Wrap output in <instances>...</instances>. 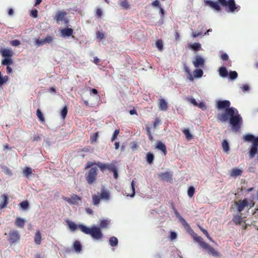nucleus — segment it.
<instances>
[{"label": "nucleus", "instance_id": "bf43d9fd", "mask_svg": "<svg viewBox=\"0 0 258 258\" xmlns=\"http://www.w3.org/2000/svg\"><path fill=\"white\" fill-rule=\"evenodd\" d=\"M188 101L192 104L194 106H197L198 105V102L196 100V99L193 97H190L188 99Z\"/></svg>", "mask_w": 258, "mask_h": 258}, {"label": "nucleus", "instance_id": "69168bd1", "mask_svg": "<svg viewBox=\"0 0 258 258\" xmlns=\"http://www.w3.org/2000/svg\"><path fill=\"white\" fill-rule=\"evenodd\" d=\"M183 69H184V71L187 74H189V73H190V70L189 68L188 67H187L186 66V64L185 63H184L183 64Z\"/></svg>", "mask_w": 258, "mask_h": 258}, {"label": "nucleus", "instance_id": "a211bd4d", "mask_svg": "<svg viewBox=\"0 0 258 258\" xmlns=\"http://www.w3.org/2000/svg\"><path fill=\"white\" fill-rule=\"evenodd\" d=\"M190 231L192 233V237L194 240L198 242L200 244V245L204 248V244L207 243L203 241L201 237L198 236L196 233H194L192 230Z\"/></svg>", "mask_w": 258, "mask_h": 258}, {"label": "nucleus", "instance_id": "e2e57ef3", "mask_svg": "<svg viewBox=\"0 0 258 258\" xmlns=\"http://www.w3.org/2000/svg\"><path fill=\"white\" fill-rule=\"evenodd\" d=\"M31 16L33 17V18H36L38 16V11L37 10L35 9V10H32L31 12Z\"/></svg>", "mask_w": 258, "mask_h": 258}, {"label": "nucleus", "instance_id": "a878e982", "mask_svg": "<svg viewBox=\"0 0 258 258\" xmlns=\"http://www.w3.org/2000/svg\"><path fill=\"white\" fill-rule=\"evenodd\" d=\"M34 241L37 244H40L41 242V235L39 230H37L35 234Z\"/></svg>", "mask_w": 258, "mask_h": 258}, {"label": "nucleus", "instance_id": "c9c22d12", "mask_svg": "<svg viewBox=\"0 0 258 258\" xmlns=\"http://www.w3.org/2000/svg\"><path fill=\"white\" fill-rule=\"evenodd\" d=\"M100 199H101L100 197L96 196L95 195H93L92 200L93 205L95 206H98L100 203Z\"/></svg>", "mask_w": 258, "mask_h": 258}, {"label": "nucleus", "instance_id": "7c9ffc66", "mask_svg": "<svg viewBox=\"0 0 258 258\" xmlns=\"http://www.w3.org/2000/svg\"><path fill=\"white\" fill-rule=\"evenodd\" d=\"M180 223L186 228L187 230L191 231V229L189 224L186 222L185 220L182 217L179 220Z\"/></svg>", "mask_w": 258, "mask_h": 258}, {"label": "nucleus", "instance_id": "72a5a7b5", "mask_svg": "<svg viewBox=\"0 0 258 258\" xmlns=\"http://www.w3.org/2000/svg\"><path fill=\"white\" fill-rule=\"evenodd\" d=\"M190 48L195 51H199L201 48L200 43L196 42L190 45Z\"/></svg>", "mask_w": 258, "mask_h": 258}, {"label": "nucleus", "instance_id": "473e14b6", "mask_svg": "<svg viewBox=\"0 0 258 258\" xmlns=\"http://www.w3.org/2000/svg\"><path fill=\"white\" fill-rule=\"evenodd\" d=\"M13 63L12 59L11 57H5L4 59L2 60V64L4 66H9Z\"/></svg>", "mask_w": 258, "mask_h": 258}, {"label": "nucleus", "instance_id": "cd10ccee", "mask_svg": "<svg viewBox=\"0 0 258 258\" xmlns=\"http://www.w3.org/2000/svg\"><path fill=\"white\" fill-rule=\"evenodd\" d=\"M110 222V220L109 219H104L100 221V229L106 228ZM101 230V229H100Z\"/></svg>", "mask_w": 258, "mask_h": 258}, {"label": "nucleus", "instance_id": "b1692460", "mask_svg": "<svg viewBox=\"0 0 258 258\" xmlns=\"http://www.w3.org/2000/svg\"><path fill=\"white\" fill-rule=\"evenodd\" d=\"M242 173V170L237 168H234L232 170L230 173L231 177H236L241 175Z\"/></svg>", "mask_w": 258, "mask_h": 258}, {"label": "nucleus", "instance_id": "a18cd8bd", "mask_svg": "<svg viewBox=\"0 0 258 258\" xmlns=\"http://www.w3.org/2000/svg\"><path fill=\"white\" fill-rule=\"evenodd\" d=\"M98 138V133H95L93 134L90 136V140L92 143H94L97 141Z\"/></svg>", "mask_w": 258, "mask_h": 258}, {"label": "nucleus", "instance_id": "bb28decb", "mask_svg": "<svg viewBox=\"0 0 258 258\" xmlns=\"http://www.w3.org/2000/svg\"><path fill=\"white\" fill-rule=\"evenodd\" d=\"M154 159V155L151 152H148L146 155V161L149 164H151L153 163Z\"/></svg>", "mask_w": 258, "mask_h": 258}, {"label": "nucleus", "instance_id": "09e8293b", "mask_svg": "<svg viewBox=\"0 0 258 258\" xmlns=\"http://www.w3.org/2000/svg\"><path fill=\"white\" fill-rule=\"evenodd\" d=\"M36 113H37V116L38 118H39V119L41 121H43L44 120V118L43 117V113H42L41 110L40 109H38L37 110Z\"/></svg>", "mask_w": 258, "mask_h": 258}, {"label": "nucleus", "instance_id": "de8ad7c7", "mask_svg": "<svg viewBox=\"0 0 258 258\" xmlns=\"http://www.w3.org/2000/svg\"><path fill=\"white\" fill-rule=\"evenodd\" d=\"M2 169L3 170V171L7 174L8 175H12V171L11 170L8 168L6 166H2Z\"/></svg>", "mask_w": 258, "mask_h": 258}, {"label": "nucleus", "instance_id": "49530a36", "mask_svg": "<svg viewBox=\"0 0 258 258\" xmlns=\"http://www.w3.org/2000/svg\"><path fill=\"white\" fill-rule=\"evenodd\" d=\"M35 44L37 46H42L46 43L45 41V39H37L35 40Z\"/></svg>", "mask_w": 258, "mask_h": 258}, {"label": "nucleus", "instance_id": "9b49d317", "mask_svg": "<svg viewBox=\"0 0 258 258\" xmlns=\"http://www.w3.org/2000/svg\"><path fill=\"white\" fill-rule=\"evenodd\" d=\"M258 151V142L253 143L252 144L249 150V157L252 158L254 157L255 155L257 153Z\"/></svg>", "mask_w": 258, "mask_h": 258}, {"label": "nucleus", "instance_id": "8fccbe9b", "mask_svg": "<svg viewBox=\"0 0 258 258\" xmlns=\"http://www.w3.org/2000/svg\"><path fill=\"white\" fill-rule=\"evenodd\" d=\"M120 6L125 9L129 8V5L128 4L127 0H122L120 2Z\"/></svg>", "mask_w": 258, "mask_h": 258}, {"label": "nucleus", "instance_id": "2eb2a0df", "mask_svg": "<svg viewBox=\"0 0 258 258\" xmlns=\"http://www.w3.org/2000/svg\"><path fill=\"white\" fill-rule=\"evenodd\" d=\"M0 52L4 57H12L13 52L11 49L2 48Z\"/></svg>", "mask_w": 258, "mask_h": 258}, {"label": "nucleus", "instance_id": "393cba45", "mask_svg": "<svg viewBox=\"0 0 258 258\" xmlns=\"http://www.w3.org/2000/svg\"><path fill=\"white\" fill-rule=\"evenodd\" d=\"M25 221L22 218H18L15 221V224L18 227L23 228L25 225Z\"/></svg>", "mask_w": 258, "mask_h": 258}, {"label": "nucleus", "instance_id": "6e6552de", "mask_svg": "<svg viewBox=\"0 0 258 258\" xmlns=\"http://www.w3.org/2000/svg\"><path fill=\"white\" fill-rule=\"evenodd\" d=\"M9 236V241L11 245L19 241L20 235L17 231H10Z\"/></svg>", "mask_w": 258, "mask_h": 258}, {"label": "nucleus", "instance_id": "58836bf2", "mask_svg": "<svg viewBox=\"0 0 258 258\" xmlns=\"http://www.w3.org/2000/svg\"><path fill=\"white\" fill-rule=\"evenodd\" d=\"M232 220L236 224H239L242 221V218L241 216L237 215L234 217Z\"/></svg>", "mask_w": 258, "mask_h": 258}, {"label": "nucleus", "instance_id": "423d86ee", "mask_svg": "<svg viewBox=\"0 0 258 258\" xmlns=\"http://www.w3.org/2000/svg\"><path fill=\"white\" fill-rule=\"evenodd\" d=\"M63 199L71 205H79V202L81 203V198L75 194L73 195L71 198L66 197Z\"/></svg>", "mask_w": 258, "mask_h": 258}, {"label": "nucleus", "instance_id": "37998d69", "mask_svg": "<svg viewBox=\"0 0 258 258\" xmlns=\"http://www.w3.org/2000/svg\"><path fill=\"white\" fill-rule=\"evenodd\" d=\"M20 207L23 210H26L29 207V203L27 201H24L20 203Z\"/></svg>", "mask_w": 258, "mask_h": 258}, {"label": "nucleus", "instance_id": "7ed1b4c3", "mask_svg": "<svg viewBox=\"0 0 258 258\" xmlns=\"http://www.w3.org/2000/svg\"><path fill=\"white\" fill-rule=\"evenodd\" d=\"M205 5L214 9L217 12L221 10L220 6L227 8L228 13H234L240 10V6L236 5L235 0H217V2L211 0H205Z\"/></svg>", "mask_w": 258, "mask_h": 258}, {"label": "nucleus", "instance_id": "1a4fd4ad", "mask_svg": "<svg viewBox=\"0 0 258 258\" xmlns=\"http://www.w3.org/2000/svg\"><path fill=\"white\" fill-rule=\"evenodd\" d=\"M205 61V59L203 57L197 55L195 56V60H193L192 63L195 68H199L204 66Z\"/></svg>", "mask_w": 258, "mask_h": 258}, {"label": "nucleus", "instance_id": "338daca9", "mask_svg": "<svg viewBox=\"0 0 258 258\" xmlns=\"http://www.w3.org/2000/svg\"><path fill=\"white\" fill-rule=\"evenodd\" d=\"M202 231L203 232V233L207 236V237L210 240H211V237L210 236L209 234H208V231L204 229L201 228Z\"/></svg>", "mask_w": 258, "mask_h": 258}, {"label": "nucleus", "instance_id": "20e7f679", "mask_svg": "<svg viewBox=\"0 0 258 258\" xmlns=\"http://www.w3.org/2000/svg\"><path fill=\"white\" fill-rule=\"evenodd\" d=\"M218 73L221 78H228L231 81H234L238 77V73L237 72L231 70L228 72L227 68L224 66L219 67Z\"/></svg>", "mask_w": 258, "mask_h": 258}, {"label": "nucleus", "instance_id": "6e6d98bb", "mask_svg": "<svg viewBox=\"0 0 258 258\" xmlns=\"http://www.w3.org/2000/svg\"><path fill=\"white\" fill-rule=\"evenodd\" d=\"M10 44L13 46H18L21 44V43L19 40L15 39L12 40L10 42Z\"/></svg>", "mask_w": 258, "mask_h": 258}, {"label": "nucleus", "instance_id": "c85d7f7f", "mask_svg": "<svg viewBox=\"0 0 258 258\" xmlns=\"http://www.w3.org/2000/svg\"><path fill=\"white\" fill-rule=\"evenodd\" d=\"M204 72L201 69H197L194 72V75L196 78H200L203 75Z\"/></svg>", "mask_w": 258, "mask_h": 258}, {"label": "nucleus", "instance_id": "ea45409f", "mask_svg": "<svg viewBox=\"0 0 258 258\" xmlns=\"http://www.w3.org/2000/svg\"><path fill=\"white\" fill-rule=\"evenodd\" d=\"M156 46L159 50L162 51L163 49V44L161 39H158L156 42Z\"/></svg>", "mask_w": 258, "mask_h": 258}, {"label": "nucleus", "instance_id": "e433bc0d", "mask_svg": "<svg viewBox=\"0 0 258 258\" xmlns=\"http://www.w3.org/2000/svg\"><path fill=\"white\" fill-rule=\"evenodd\" d=\"M183 133L184 135H185L186 138L188 140H190L192 139V136L190 134V131L188 129H184L183 130Z\"/></svg>", "mask_w": 258, "mask_h": 258}, {"label": "nucleus", "instance_id": "f257e3e1", "mask_svg": "<svg viewBox=\"0 0 258 258\" xmlns=\"http://www.w3.org/2000/svg\"><path fill=\"white\" fill-rule=\"evenodd\" d=\"M218 119L221 122H226L229 120L232 130L237 132L242 123V118L238 113L237 109L233 107L228 108L224 113L218 114Z\"/></svg>", "mask_w": 258, "mask_h": 258}, {"label": "nucleus", "instance_id": "864d4df0", "mask_svg": "<svg viewBox=\"0 0 258 258\" xmlns=\"http://www.w3.org/2000/svg\"><path fill=\"white\" fill-rule=\"evenodd\" d=\"M8 80V77L6 76L0 78V87L4 83H6Z\"/></svg>", "mask_w": 258, "mask_h": 258}, {"label": "nucleus", "instance_id": "774afa93", "mask_svg": "<svg viewBox=\"0 0 258 258\" xmlns=\"http://www.w3.org/2000/svg\"><path fill=\"white\" fill-rule=\"evenodd\" d=\"M97 162H89L86 165V168H91L93 165H96Z\"/></svg>", "mask_w": 258, "mask_h": 258}, {"label": "nucleus", "instance_id": "4c0bfd02", "mask_svg": "<svg viewBox=\"0 0 258 258\" xmlns=\"http://www.w3.org/2000/svg\"><path fill=\"white\" fill-rule=\"evenodd\" d=\"M96 166H97L102 171H104L105 169H107V164L102 163L100 162H98L96 163Z\"/></svg>", "mask_w": 258, "mask_h": 258}, {"label": "nucleus", "instance_id": "79ce46f5", "mask_svg": "<svg viewBox=\"0 0 258 258\" xmlns=\"http://www.w3.org/2000/svg\"><path fill=\"white\" fill-rule=\"evenodd\" d=\"M68 108L66 106L63 107L60 111V115L62 118L64 119L67 115Z\"/></svg>", "mask_w": 258, "mask_h": 258}, {"label": "nucleus", "instance_id": "c03bdc74", "mask_svg": "<svg viewBox=\"0 0 258 258\" xmlns=\"http://www.w3.org/2000/svg\"><path fill=\"white\" fill-rule=\"evenodd\" d=\"M131 187L132 193L130 195H127V196H130L131 198H134L135 195V183L134 180H133L131 182Z\"/></svg>", "mask_w": 258, "mask_h": 258}, {"label": "nucleus", "instance_id": "680f3d73", "mask_svg": "<svg viewBox=\"0 0 258 258\" xmlns=\"http://www.w3.org/2000/svg\"><path fill=\"white\" fill-rule=\"evenodd\" d=\"M220 57L223 60H227L229 59V56L226 53H222Z\"/></svg>", "mask_w": 258, "mask_h": 258}, {"label": "nucleus", "instance_id": "3c124183", "mask_svg": "<svg viewBox=\"0 0 258 258\" xmlns=\"http://www.w3.org/2000/svg\"><path fill=\"white\" fill-rule=\"evenodd\" d=\"M117 168L114 164H107V169H108L109 171L113 172Z\"/></svg>", "mask_w": 258, "mask_h": 258}, {"label": "nucleus", "instance_id": "13d9d810", "mask_svg": "<svg viewBox=\"0 0 258 258\" xmlns=\"http://www.w3.org/2000/svg\"><path fill=\"white\" fill-rule=\"evenodd\" d=\"M104 37V34L101 32L98 31L96 33V37L100 40H101Z\"/></svg>", "mask_w": 258, "mask_h": 258}, {"label": "nucleus", "instance_id": "aec40b11", "mask_svg": "<svg viewBox=\"0 0 258 258\" xmlns=\"http://www.w3.org/2000/svg\"><path fill=\"white\" fill-rule=\"evenodd\" d=\"M73 248L76 252L80 253L82 250V246L79 241L76 240L74 243Z\"/></svg>", "mask_w": 258, "mask_h": 258}, {"label": "nucleus", "instance_id": "f704fd0d", "mask_svg": "<svg viewBox=\"0 0 258 258\" xmlns=\"http://www.w3.org/2000/svg\"><path fill=\"white\" fill-rule=\"evenodd\" d=\"M23 172L24 176L28 178L32 174V169L31 168L27 167L23 170Z\"/></svg>", "mask_w": 258, "mask_h": 258}, {"label": "nucleus", "instance_id": "0e129e2a", "mask_svg": "<svg viewBox=\"0 0 258 258\" xmlns=\"http://www.w3.org/2000/svg\"><path fill=\"white\" fill-rule=\"evenodd\" d=\"M197 106H199L200 108H201L203 110H205L206 109V106L205 103L203 102L198 103Z\"/></svg>", "mask_w": 258, "mask_h": 258}, {"label": "nucleus", "instance_id": "5fc2aeb1", "mask_svg": "<svg viewBox=\"0 0 258 258\" xmlns=\"http://www.w3.org/2000/svg\"><path fill=\"white\" fill-rule=\"evenodd\" d=\"M119 133V131L118 130H115L113 134L112 137L111 138V142L114 141L117 138Z\"/></svg>", "mask_w": 258, "mask_h": 258}, {"label": "nucleus", "instance_id": "ddd939ff", "mask_svg": "<svg viewBox=\"0 0 258 258\" xmlns=\"http://www.w3.org/2000/svg\"><path fill=\"white\" fill-rule=\"evenodd\" d=\"M67 13L64 11H60L56 13L54 19L57 22H59L63 21L64 19L65 16Z\"/></svg>", "mask_w": 258, "mask_h": 258}, {"label": "nucleus", "instance_id": "0eeeda50", "mask_svg": "<svg viewBox=\"0 0 258 258\" xmlns=\"http://www.w3.org/2000/svg\"><path fill=\"white\" fill-rule=\"evenodd\" d=\"M230 106V102L229 100H219L216 103V108L219 110L225 109V111L228 109Z\"/></svg>", "mask_w": 258, "mask_h": 258}, {"label": "nucleus", "instance_id": "6ab92c4d", "mask_svg": "<svg viewBox=\"0 0 258 258\" xmlns=\"http://www.w3.org/2000/svg\"><path fill=\"white\" fill-rule=\"evenodd\" d=\"M99 197L100 199L102 200L108 201L110 199L109 192L107 190L103 188V189H102L101 191Z\"/></svg>", "mask_w": 258, "mask_h": 258}, {"label": "nucleus", "instance_id": "9d476101", "mask_svg": "<svg viewBox=\"0 0 258 258\" xmlns=\"http://www.w3.org/2000/svg\"><path fill=\"white\" fill-rule=\"evenodd\" d=\"M243 140L244 142H251L253 144V143L258 142V137H255L252 134H248L243 136Z\"/></svg>", "mask_w": 258, "mask_h": 258}, {"label": "nucleus", "instance_id": "412c9836", "mask_svg": "<svg viewBox=\"0 0 258 258\" xmlns=\"http://www.w3.org/2000/svg\"><path fill=\"white\" fill-rule=\"evenodd\" d=\"M3 201L2 204L0 205V209H4L5 208L8 204V197L6 195H3L2 196Z\"/></svg>", "mask_w": 258, "mask_h": 258}, {"label": "nucleus", "instance_id": "f03ea898", "mask_svg": "<svg viewBox=\"0 0 258 258\" xmlns=\"http://www.w3.org/2000/svg\"><path fill=\"white\" fill-rule=\"evenodd\" d=\"M67 224L72 231H75L78 228L84 233L90 235L95 240L99 241L103 236V233L99 227L96 225L92 226L90 228L84 224L77 225L73 221H67Z\"/></svg>", "mask_w": 258, "mask_h": 258}, {"label": "nucleus", "instance_id": "5701e85b", "mask_svg": "<svg viewBox=\"0 0 258 258\" xmlns=\"http://www.w3.org/2000/svg\"><path fill=\"white\" fill-rule=\"evenodd\" d=\"M159 108L162 111H166L167 109V103L164 99H160Z\"/></svg>", "mask_w": 258, "mask_h": 258}, {"label": "nucleus", "instance_id": "4be33fe9", "mask_svg": "<svg viewBox=\"0 0 258 258\" xmlns=\"http://www.w3.org/2000/svg\"><path fill=\"white\" fill-rule=\"evenodd\" d=\"M156 148L163 152L164 155L166 154V147L161 142L157 143Z\"/></svg>", "mask_w": 258, "mask_h": 258}, {"label": "nucleus", "instance_id": "dca6fc26", "mask_svg": "<svg viewBox=\"0 0 258 258\" xmlns=\"http://www.w3.org/2000/svg\"><path fill=\"white\" fill-rule=\"evenodd\" d=\"M204 249H206L209 253L214 256H218L219 255V253L215 250L214 248L210 246L208 244H204Z\"/></svg>", "mask_w": 258, "mask_h": 258}, {"label": "nucleus", "instance_id": "4468645a", "mask_svg": "<svg viewBox=\"0 0 258 258\" xmlns=\"http://www.w3.org/2000/svg\"><path fill=\"white\" fill-rule=\"evenodd\" d=\"M73 30L71 28H66L60 31V34L62 37H70L73 34Z\"/></svg>", "mask_w": 258, "mask_h": 258}, {"label": "nucleus", "instance_id": "4d7b16f0", "mask_svg": "<svg viewBox=\"0 0 258 258\" xmlns=\"http://www.w3.org/2000/svg\"><path fill=\"white\" fill-rule=\"evenodd\" d=\"M243 93L248 92L249 91V86L247 84H244L241 87Z\"/></svg>", "mask_w": 258, "mask_h": 258}, {"label": "nucleus", "instance_id": "052dcab7", "mask_svg": "<svg viewBox=\"0 0 258 258\" xmlns=\"http://www.w3.org/2000/svg\"><path fill=\"white\" fill-rule=\"evenodd\" d=\"M177 237V233L174 231L170 232V238L171 240H174Z\"/></svg>", "mask_w": 258, "mask_h": 258}, {"label": "nucleus", "instance_id": "f8f14e48", "mask_svg": "<svg viewBox=\"0 0 258 258\" xmlns=\"http://www.w3.org/2000/svg\"><path fill=\"white\" fill-rule=\"evenodd\" d=\"M248 202L246 200H241L238 203H236V206L237 211L239 212H241L243 211L244 208L248 206Z\"/></svg>", "mask_w": 258, "mask_h": 258}, {"label": "nucleus", "instance_id": "a19ab883", "mask_svg": "<svg viewBox=\"0 0 258 258\" xmlns=\"http://www.w3.org/2000/svg\"><path fill=\"white\" fill-rule=\"evenodd\" d=\"M195 189L194 186H190L188 187L187 190V195L189 198L192 197L195 194Z\"/></svg>", "mask_w": 258, "mask_h": 258}, {"label": "nucleus", "instance_id": "603ef678", "mask_svg": "<svg viewBox=\"0 0 258 258\" xmlns=\"http://www.w3.org/2000/svg\"><path fill=\"white\" fill-rule=\"evenodd\" d=\"M44 39H45V41L46 43L49 44L53 41V37L51 36L50 35H47L45 37V38Z\"/></svg>", "mask_w": 258, "mask_h": 258}, {"label": "nucleus", "instance_id": "f3484780", "mask_svg": "<svg viewBox=\"0 0 258 258\" xmlns=\"http://www.w3.org/2000/svg\"><path fill=\"white\" fill-rule=\"evenodd\" d=\"M159 176L163 180L168 181L171 180L172 174L171 172L166 171L165 172H162L159 174Z\"/></svg>", "mask_w": 258, "mask_h": 258}, {"label": "nucleus", "instance_id": "2f4dec72", "mask_svg": "<svg viewBox=\"0 0 258 258\" xmlns=\"http://www.w3.org/2000/svg\"><path fill=\"white\" fill-rule=\"evenodd\" d=\"M222 145L223 150L225 152H228L229 151V150H230L229 145L227 140H223Z\"/></svg>", "mask_w": 258, "mask_h": 258}, {"label": "nucleus", "instance_id": "39448f33", "mask_svg": "<svg viewBox=\"0 0 258 258\" xmlns=\"http://www.w3.org/2000/svg\"><path fill=\"white\" fill-rule=\"evenodd\" d=\"M97 167H92L86 173L85 178L89 184H92L95 181L97 174Z\"/></svg>", "mask_w": 258, "mask_h": 258}, {"label": "nucleus", "instance_id": "c756f323", "mask_svg": "<svg viewBox=\"0 0 258 258\" xmlns=\"http://www.w3.org/2000/svg\"><path fill=\"white\" fill-rule=\"evenodd\" d=\"M118 239L116 237L112 236L109 238V243L111 246H116L118 244Z\"/></svg>", "mask_w": 258, "mask_h": 258}]
</instances>
